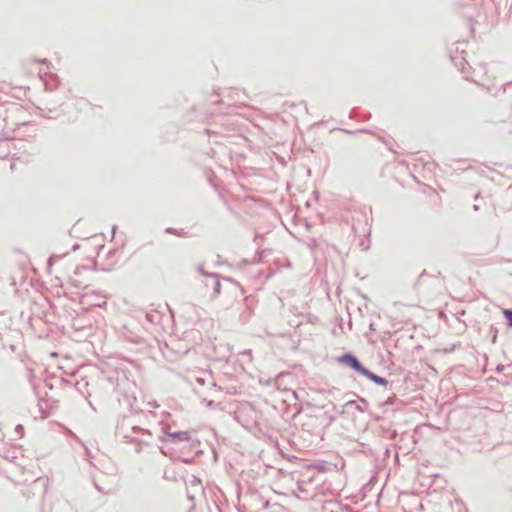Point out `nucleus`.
I'll return each mask as SVG.
<instances>
[{"label":"nucleus","instance_id":"nucleus-1","mask_svg":"<svg viewBox=\"0 0 512 512\" xmlns=\"http://www.w3.org/2000/svg\"><path fill=\"white\" fill-rule=\"evenodd\" d=\"M340 362L343 363V364L348 365L349 367H351L355 371L359 372L361 375H363L364 370H366V368L361 365V363L357 360V358L354 357L351 354L343 355L340 358Z\"/></svg>","mask_w":512,"mask_h":512},{"label":"nucleus","instance_id":"nucleus-2","mask_svg":"<svg viewBox=\"0 0 512 512\" xmlns=\"http://www.w3.org/2000/svg\"><path fill=\"white\" fill-rule=\"evenodd\" d=\"M363 376L374 382L375 384L381 385V386H387L388 381L385 378H382L372 372H370L368 369L364 370Z\"/></svg>","mask_w":512,"mask_h":512},{"label":"nucleus","instance_id":"nucleus-3","mask_svg":"<svg viewBox=\"0 0 512 512\" xmlns=\"http://www.w3.org/2000/svg\"><path fill=\"white\" fill-rule=\"evenodd\" d=\"M171 437L173 438H177L181 441H186L189 439V435L187 432H184V431H180V432H177V433H174V434H171Z\"/></svg>","mask_w":512,"mask_h":512},{"label":"nucleus","instance_id":"nucleus-4","mask_svg":"<svg viewBox=\"0 0 512 512\" xmlns=\"http://www.w3.org/2000/svg\"><path fill=\"white\" fill-rule=\"evenodd\" d=\"M503 314H504L505 318L507 319V321L509 322L510 326H512V311L504 310Z\"/></svg>","mask_w":512,"mask_h":512}]
</instances>
